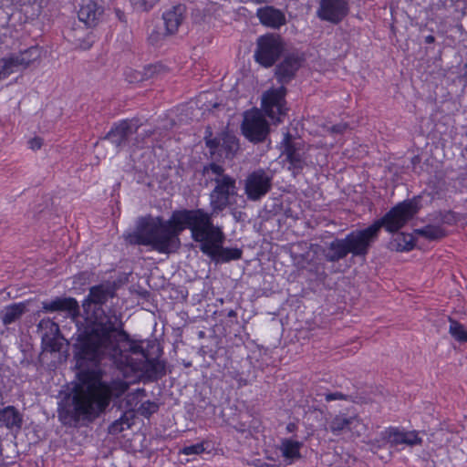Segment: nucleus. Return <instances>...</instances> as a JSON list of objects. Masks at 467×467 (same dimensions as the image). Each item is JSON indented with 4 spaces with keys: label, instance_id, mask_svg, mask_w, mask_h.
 <instances>
[{
    "label": "nucleus",
    "instance_id": "nucleus-1",
    "mask_svg": "<svg viewBox=\"0 0 467 467\" xmlns=\"http://www.w3.org/2000/svg\"><path fill=\"white\" fill-rule=\"evenodd\" d=\"M185 229L191 231L192 239L200 243V250L213 261L226 263L241 259V249L223 246L225 236L222 227L215 225L212 214L201 208L176 210L167 221L160 216L140 218L135 231L126 236V241L170 254L180 247L179 235Z\"/></svg>",
    "mask_w": 467,
    "mask_h": 467
},
{
    "label": "nucleus",
    "instance_id": "nucleus-2",
    "mask_svg": "<svg viewBox=\"0 0 467 467\" xmlns=\"http://www.w3.org/2000/svg\"><path fill=\"white\" fill-rule=\"evenodd\" d=\"M114 288L109 285H98L89 288L88 296L82 303L87 316V325L79 332L74 345L75 356L78 362H90L102 354L104 358L111 360L110 353L119 351V347L130 345L128 333L123 329L121 315L116 310L102 306L114 297Z\"/></svg>",
    "mask_w": 467,
    "mask_h": 467
},
{
    "label": "nucleus",
    "instance_id": "nucleus-3",
    "mask_svg": "<svg viewBox=\"0 0 467 467\" xmlns=\"http://www.w3.org/2000/svg\"><path fill=\"white\" fill-rule=\"evenodd\" d=\"M128 389L129 384L124 380L107 382L99 376L85 374L71 392L58 402V420L62 425L69 427L93 422Z\"/></svg>",
    "mask_w": 467,
    "mask_h": 467
},
{
    "label": "nucleus",
    "instance_id": "nucleus-4",
    "mask_svg": "<svg viewBox=\"0 0 467 467\" xmlns=\"http://www.w3.org/2000/svg\"><path fill=\"white\" fill-rule=\"evenodd\" d=\"M420 200V196L405 200L368 227L347 234L345 241L349 253L353 256L365 257L371 244L377 240L380 229L384 227L389 233L398 232L418 213L421 208Z\"/></svg>",
    "mask_w": 467,
    "mask_h": 467
},
{
    "label": "nucleus",
    "instance_id": "nucleus-5",
    "mask_svg": "<svg viewBox=\"0 0 467 467\" xmlns=\"http://www.w3.org/2000/svg\"><path fill=\"white\" fill-rule=\"evenodd\" d=\"M128 341L130 345L119 347V351L116 349V353H110L111 360L104 358L102 354L90 361L95 366L116 368L123 374L129 372H142L149 378L157 379L166 374L164 361L149 358L142 347L132 340L128 334Z\"/></svg>",
    "mask_w": 467,
    "mask_h": 467
},
{
    "label": "nucleus",
    "instance_id": "nucleus-6",
    "mask_svg": "<svg viewBox=\"0 0 467 467\" xmlns=\"http://www.w3.org/2000/svg\"><path fill=\"white\" fill-rule=\"evenodd\" d=\"M204 175L214 183V188L209 194L212 217L223 212L231 204V198L238 194L236 179L225 173L224 168L215 162H212L203 168Z\"/></svg>",
    "mask_w": 467,
    "mask_h": 467
},
{
    "label": "nucleus",
    "instance_id": "nucleus-7",
    "mask_svg": "<svg viewBox=\"0 0 467 467\" xmlns=\"http://www.w3.org/2000/svg\"><path fill=\"white\" fill-rule=\"evenodd\" d=\"M274 173L271 170L259 168L248 173L244 182V193L249 201L257 202L273 187Z\"/></svg>",
    "mask_w": 467,
    "mask_h": 467
},
{
    "label": "nucleus",
    "instance_id": "nucleus-8",
    "mask_svg": "<svg viewBox=\"0 0 467 467\" xmlns=\"http://www.w3.org/2000/svg\"><path fill=\"white\" fill-rule=\"evenodd\" d=\"M284 51V44L278 36L265 35L257 39L254 59L265 67H272Z\"/></svg>",
    "mask_w": 467,
    "mask_h": 467
},
{
    "label": "nucleus",
    "instance_id": "nucleus-9",
    "mask_svg": "<svg viewBox=\"0 0 467 467\" xmlns=\"http://www.w3.org/2000/svg\"><path fill=\"white\" fill-rule=\"evenodd\" d=\"M282 145L284 148L282 154L285 156V161L288 163L287 170L294 176L301 173L304 168L308 165L304 145L299 141H296L288 132L284 135Z\"/></svg>",
    "mask_w": 467,
    "mask_h": 467
},
{
    "label": "nucleus",
    "instance_id": "nucleus-10",
    "mask_svg": "<svg viewBox=\"0 0 467 467\" xmlns=\"http://www.w3.org/2000/svg\"><path fill=\"white\" fill-rule=\"evenodd\" d=\"M242 132L250 141H264L269 133V125L259 110L245 112L242 123Z\"/></svg>",
    "mask_w": 467,
    "mask_h": 467
},
{
    "label": "nucleus",
    "instance_id": "nucleus-11",
    "mask_svg": "<svg viewBox=\"0 0 467 467\" xmlns=\"http://www.w3.org/2000/svg\"><path fill=\"white\" fill-rule=\"evenodd\" d=\"M285 88L282 86L279 88L267 91L263 97V109L273 121L280 122L281 118L286 114L287 109L285 107Z\"/></svg>",
    "mask_w": 467,
    "mask_h": 467
},
{
    "label": "nucleus",
    "instance_id": "nucleus-12",
    "mask_svg": "<svg viewBox=\"0 0 467 467\" xmlns=\"http://www.w3.org/2000/svg\"><path fill=\"white\" fill-rule=\"evenodd\" d=\"M348 0H320L317 16L331 24L340 23L348 14Z\"/></svg>",
    "mask_w": 467,
    "mask_h": 467
},
{
    "label": "nucleus",
    "instance_id": "nucleus-13",
    "mask_svg": "<svg viewBox=\"0 0 467 467\" xmlns=\"http://www.w3.org/2000/svg\"><path fill=\"white\" fill-rule=\"evenodd\" d=\"M139 124L136 120L125 119L113 127L104 140H109L117 149L128 145L129 138L137 132Z\"/></svg>",
    "mask_w": 467,
    "mask_h": 467
},
{
    "label": "nucleus",
    "instance_id": "nucleus-14",
    "mask_svg": "<svg viewBox=\"0 0 467 467\" xmlns=\"http://www.w3.org/2000/svg\"><path fill=\"white\" fill-rule=\"evenodd\" d=\"M206 146L211 154L218 153L220 157L233 158L239 149L238 140L235 136L224 134L221 138L206 140Z\"/></svg>",
    "mask_w": 467,
    "mask_h": 467
},
{
    "label": "nucleus",
    "instance_id": "nucleus-15",
    "mask_svg": "<svg viewBox=\"0 0 467 467\" xmlns=\"http://www.w3.org/2000/svg\"><path fill=\"white\" fill-rule=\"evenodd\" d=\"M104 7L93 0L83 3L78 12V17L88 28L96 27L103 19Z\"/></svg>",
    "mask_w": 467,
    "mask_h": 467
},
{
    "label": "nucleus",
    "instance_id": "nucleus-16",
    "mask_svg": "<svg viewBox=\"0 0 467 467\" xmlns=\"http://www.w3.org/2000/svg\"><path fill=\"white\" fill-rule=\"evenodd\" d=\"M186 5L178 4L162 14L165 26L164 36H173L178 32L180 26L186 17Z\"/></svg>",
    "mask_w": 467,
    "mask_h": 467
},
{
    "label": "nucleus",
    "instance_id": "nucleus-17",
    "mask_svg": "<svg viewBox=\"0 0 467 467\" xmlns=\"http://www.w3.org/2000/svg\"><path fill=\"white\" fill-rule=\"evenodd\" d=\"M42 311L46 313L66 312L70 317H76L79 315V305L73 297H56L51 301H43Z\"/></svg>",
    "mask_w": 467,
    "mask_h": 467
},
{
    "label": "nucleus",
    "instance_id": "nucleus-18",
    "mask_svg": "<svg viewBox=\"0 0 467 467\" xmlns=\"http://www.w3.org/2000/svg\"><path fill=\"white\" fill-rule=\"evenodd\" d=\"M302 58L297 54H289L276 67L275 76L282 84L288 83L296 75V72L301 67Z\"/></svg>",
    "mask_w": 467,
    "mask_h": 467
},
{
    "label": "nucleus",
    "instance_id": "nucleus-19",
    "mask_svg": "<svg viewBox=\"0 0 467 467\" xmlns=\"http://www.w3.org/2000/svg\"><path fill=\"white\" fill-rule=\"evenodd\" d=\"M387 440L392 446H415L422 443V439L415 431H404L397 428H389L387 431Z\"/></svg>",
    "mask_w": 467,
    "mask_h": 467
},
{
    "label": "nucleus",
    "instance_id": "nucleus-20",
    "mask_svg": "<svg viewBox=\"0 0 467 467\" xmlns=\"http://www.w3.org/2000/svg\"><path fill=\"white\" fill-rule=\"evenodd\" d=\"M38 330L45 331L42 335V342L46 346V349L51 352L59 351V344L57 342L55 336L59 332V327L57 323L49 318H43L37 325Z\"/></svg>",
    "mask_w": 467,
    "mask_h": 467
},
{
    "label": "nucleus",
    "instance_id": "nucleus-21",
    "mask_svg": "<svg viewBox=\"0 0 467 467\" xmlns=\"http://www.w3.org/2000/svg\"><path fill=\"white\" fill-rule=\"evenodd\" d=\"M257 16L263 25L278 28L285 23L284 14L273 6H265L257 10Z\"/></svg>",
    "mask_w": 467,
    "mask_h": 467
},
{
    "label": "nucleus",
    "instance_id": "nucleus-22",
    "mask_svg": "<svg viewBox=\"0 0 467 467\" xmlns=\"http://www.w3.org/2000/svg\"><path fill=\"white\" fill-rule=\"evenodd\" d=\"M349 253L345 238H336L327 244L324 256L327 262L335 263L344 259Z\"/></svg>",
    "mask_w": 467,
    "mask_h": 467
},
{
    "label": "nucleus",
    "instance_id": "nucleus-23",
    "mask_svg": "<svg viewBox=\"0 0 467 467\" xmlns=\"http://www.w3.org/2000/svg\"><path fill=\"white\" fill-rule=\"evenodd\" d=\"M42 50L37 46L30 47L19 53L11 54L17 70L28 67L33 62L40 58Z\"/></svg>",
    "mask_w": 467,
    "mask_h": 467
},
{
    "label": "nucleus",
    "instance_id": "nucleus-24",
    "mask_svg": "<svg viewBox=\"0 0 467 467\" xmlns=\"http://www.w3.org/2000/svg\"><path fill=\"white\" fill-rule=\"evenodd\" d=\"M302 447L303 442L285 438L281 440L278 449L285 461L291 464L301 458L300 450Z\"/></svg>",
    "mask_w": 467,
    "mask_h": 467
},
{
    "label": "nucleus",
    "instance_id": "nucleus-25",
    "mask_svg": "<svg viewBox=\"0 0 467 467\" xmlns=\"http://www.w3.org/2000/svg\"><path fill=\"white\" fill-rule=\"evenodd\" d=\"M23 418L20 412L13 406L0 410V423L7 429L20 430Z\"/></svg>",
    "mask_w": 467,
    "mask_h": 467
},
{
    "label": "nucleus",
    "instance_id": "nucleus-26",
    "mask_svg": "<svg viewBox=\"0 0 467 467\" xmlns=\"http://www.w3.org/2000/svg\"><path fill=\"white\" fill-rule=\"evenodd\" d=\"M26 310V304L24 302L12 304L5 307L1 312V319L4 325H10L18 320Z\"/></svg>",
    "mask_w": 467,
    "mask_h": 467
},
{
    "label": "nucleus",
    "instance_id": "nucleus-27",
    "mask_svg": "<svg viewBox=\"0 0 467 467\" xmlns=\"http://www.w3.org/2000/svg\"><path fill=\"white\" fill-rule=\"evenodd\" d=\"M67 37L77 48H80L82 50L89 49L95 41L92 33H88L83 36L81 35V31L75 28H72L67 32Z\"/></svg>",
    "mask_w": 467,
    "mask_h": 467
},
{
    "label": "nucleus",
    "instance_id": "nucleus-28",
    "mask_svg": "<svg viewBox=\"0 0 467 467\" xmlns=\"http://www.w3.org/2000/svg\"><path fill=\"white\" fill-rule=\"evenodd\" d=\"M389 246L397 252L410 251L415 246V240L412 234L400 233L390 241Z\"/></svg>",
    "mask_w": 467,
    "mask_h": 467
},
{
    "label": "nucleus",
    "instance_id": "nucleus-29",
    "mask_svg": "<svg viewBox=\"0 0 467 467\" xmlns=\"http://www.w3.org/2000/svg\"><path fill=\"white\" fill-rule=\"evenodd\" d=\"M355 417H347L343 414L336 415L328 422V430L335 435H339L343 431L350 429L351 425L356 421Z\"/></svg>",
    "mask_w": 467,
    "mask_h": 467
},
{
    "label": "nucleus",
    "instance_id": "nucleus-30",
    "mask_svg": "<svg viewBox=\"0 0 467 467\" xmlns=\"http://www.w3.org/2000/svg\"><path fill=\"white\" fill-rule=\"evenodd\" d=\"M166 72V67L161 64L149 65L144 67L143 72H136L135 76L129 79L130 82L143 81L158 77Z\"/></svg>",
    "mask_w": 467,
    "mask_h": 467
},
{
    "label": "nucleus",
    "instance_id": "nucleus-31",
    "mask_svg": "<svg viewBox=\"0 0 467 467\" xmlns=\"http://www.w3.org/2000/svg\"><path fill=\"white\" fill-rule=\"evenodd\" d=\"M414 234L431 241L440 240L446 235L445 231L441 226L433 224H428L420 229H416Z\"/></svg>",
    "mask_w": 467,
    "mask_h": 467
},
{
    "label": "nucleus",
    "instance_id": "nucleus-32",
    "mask_svg": "<svg viewBox=\"0 0 467 467\" xmlns=\"http://www.w3.org/2000/svg\"><path fill=\"white\" fill-rule=\"evenodd\" d=\"M449 333L458 342H467V328L451 318H450Z\"/></svg>",
    "mask_w": 467,
    "mask_h": 467
},
{
    "label": "nucleus",
    "instance_id": "nucleus-33",
    "mask_svg": "<svg viewBox=\"0 0 467 467\" xmlns=\"http://www.w3.org/2000/svg\"><path fill=\"white\" fill-rule=\"evenodd\" d=\"M132 425L131 419L129 418L127 413H124L119 419L114 420L109 427V431L111 434H119L124 430L130 428Z\"/></svg>",
    "mask_w": 467,
    "mask_h": 467
},
{
    "label": "nucleus",
    "instance_id": "nucleus-34",
    "mask_svg": "<svg viewBox=\"0 0 467 467\" xmlns=\"http://www.w3.org/2000/svg\"><path fill=\"white\" fill-rule=\"evenodd\" d=\"M16 71L18 70L11 55L0 60V80Z\"/></svg>",
    "mask_w": 467,
    "mask_h": 467
},
{
    "label": "nucleus",
    "instance_id": "nucleus-35",
    "mask_svg": "<svg viewBox=\"0 0 467 467\" xmlns=\"http://www.w3.org/2000/svg\"><path fill=\"white\" fill-rule=\"evenodd\" d=\"M205 442H199L196 444L184 446L182 449L180 450L181 454L184 455H199L205 451L204 447Z\"/></svg>",
    "mask_w": 467,
    "mask_h": 467
},
{
    "label": "nucleus",
    "instance_id": "nucleus-36",
    "mask_svg": "<svg viewBox=\"0 0 467 467\" xmlns=\"http://www.w3.org/2000/svg\"><path fill=\"white\" fill-rule=\"evenodd\" d=\"M133 7L138 11L148 12L153 8V6L160 0H130Z\"/></svg>",
    "mask_w": 467,
    "mask_h": 467
},
{
    "label": "nucleus",
    "instance_id": "nucleus-37",
    "mask_svg": "<svg viewBox=\"0 0 467 467\" xmlns=\"http://www.w3.org/2000/svg\"><path fill=\"white\" fill-rule=\"evenodd\" d=\"M158 408L159 406L156 402L147 400L140 405L139 411L142 416L150 417L151 414L158 410Z\"/></svg>",
    "mask_w": 467,
    "mask_h": 467
},
{
    "label": "nucleus",
    "instance_id": "nucleus-38",
    "mask_svg": "<svg viewBox=\"0 0 467 467\" xmlns=\"http://www.w3.org/2000/svg\"><path fill=\"white\" fill-rule=\"evenodd\" d=\"M325 400L327 402H330L333 400H350L351 397L349 395H346L342 392L336 391V392L325 393Z\"/></svg>",
    "mask_w": 467,
    "mask_h": 467
},
{
    "label": "nucleus",
    "instance_id": "nucleus-39",
    "mask_svg": "<svg viewBox=\"0 0 467 467\" xmlns=\"http://www.w3.org/2000/svg\"><path fill=\"white\" fill-rule=\"evenodd\" d=\"M439 220L447 224H451L455 222V215L451 211H446L439 213Z\"/></svg>",
    "mask_w": 467,
    "mask_h": 467
},
{
    "label": "nucleus",
    "instance_id": "nucleus-40",
    "mask_svg": "<svg viewBox=\"0 0 467 467\" xmlns=\"http://www.w3.org/2000/svg\"><path fill=\"white\" fill-rule=\"evenodd\" d=\"M348 125L347 123H338V124L333 125L330 128V131L332 133L341 134V133H344L348 130Z\"/></svg>",
    "mask_w": 467,
    "mask_h": 467
},
{
    "label": "nucleus",
    "instance_id": "nucleus-41",
    "mask_svg": "<svg viewBox=\"0 0 467 467\" xmlns=\"http://www.w3.org/2000/svg\"><path fill=\"white\" fill-rule=\"evenodd\" d=\"M29 148L33 150H39L43 144V140L40 138H33L28 141Z\"/></svg>",
    "mask_w": 467,
    "mask_h": 467
},
{
    "label": "nucleus",
    "instance_id": "nucleus-42",
    "mask_svg": "<svg viewBox=\"0 0 467 467\" xmlns=\"http://www.w3.org/2000/svg\"><path fill=\"white\" fill-rule=\"evenodd\" d=\"M296 428L297 427H296V425L295 423L290 422L286 426V431L289 432V433L290 432H294V431H296Z\"/></svg>",
    "mask_w": 467,
    "mask_h": 467
},
{
    "label": "nucleus",
    "instance_id": "nucleus-43",
    "mask_svg": "<svg viewBox=\"0 0 467 467\" xmlns=\"http://www.w3.org/2000/svg\"><path fill=\"white\" fill-rule=\"evenodd\" d=\"M435 41V37L431 35H429L425 37V43L431 44Z\"/></svg>",
    "mask_w": 467,
    "mask_h": 467
},
{
    "label": "nucleus",
    "instance_id": "nucleus-44",
    "mask_svg": "<svg viewBox=\"0 0 467 467\" xmlns=\"http://www.w3.org/2000/svg\"><path fill=\"white\" fill-rule=\"evenodd\" d=\"M227 317H237V313H236L235 310L231 309V310L228 311Z\"/></svg>",
    "mask_w": 467,
    "mask_h": 467
},
{
    "label": "nucleus",
    "instance_id": "nucleus-45",
    "mask_svg": "<svg viewBox=\"0 0 467 467\" xmlns=\"http://www.w3.org/2000/svg\"><path fill=\"white\" fill-rule=\"evenodd\" d=\"M464 69H465L464 77L467 78V62L464 64Z\"/></svg>",
    "mask_w": 467,
    "mask_h": 467
},
{
    "label": "nucleus",
    "instance_id": "nucleus-46",
    "mask_svg": "<svg viewBox=\"0 0 467 467\" xmlns=\"http://www.w3.org/2000/svg\"><path fill=\"white\" fill-rule=\"evenodd\" d=\"M261 467H274V465H270V464L265 463V464H264V465H262Z\"/></svg>",
    "mask_w": 467,
    "mask_h": 467
},
{
    "label": "nucleus",
    "instance_id": "nucleus-47",
    "mask_svg": "<svg viewBox=\"0 0 467 467\" xmlns=\"http://www.w3.org/2000/svg\"><path fill=\"white\" fill-rule=\"evenodd\" d=\"M263 0H255V3H262Z\"/></svg>",
    "mask_w": 467,
    "mask_h": 467
}]
</instances>
